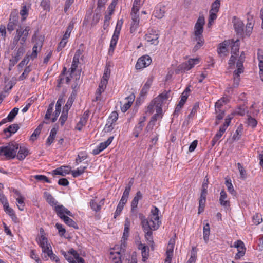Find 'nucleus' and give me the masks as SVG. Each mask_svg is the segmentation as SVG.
I'll list each match as a JSON object with an SVG mask.
<instances>
[{
  "instance_id": "774afa93",
  "label": "nucleus",
  "mask_w": 263,
  "mask_h": 263,
  "mask_svg": "<svg viewBox=\"0 0 263 263\" xmlns=\"http://www.w3.org/2000/svg\"><path fill=\"white\" fill-rule=\"evenodd\" d=\"M56 228L58 229L59 231V233L60 236H63L65 233L66 230L63 227V226L61 224L57 223L55 225Z\"/></svg>"
},
{
  "instance_id": "6e6552de",
  "label": "nucleus",
  "mask_w": 263,
  "mask_h": 263,
  "mask_svg": "<svg viewBox=\"0 0 263 263\" xmlns=\"http://www.w3.org/2000/svg\"><path fill=\"white\" fill-rule=\"evenodd\" d=\"M237 69L234 72V85L233 86L236 87L238 86L240 80L239 74L243 72V67L242 65V61L236 63Z\"/></svg>"
},
{
  "instance_id": "5fc2aeb1",
  "label": "nucleus",
  "mask_w": 263,
  "mask_h": 263,
  "mask_svg": "<svg viewBox=\"0 0 263 263\" xmlns=\"http://www.w3.org/2000/svg\"><path fill=\"white\" fill-rule=\"evenodd\" d=\"M233 246L234 247L237 248L238 250L242 249L246 250L243 242L240 240H238L235 241Z\"/></svg>"
},
{
  "instance_id": "49530a36",
  "label": "nucleus",
  "mask_w": 263,
  "mask_h": 263,
  "mask_svg": "<svg viewBox=\"0 0 263 263\" xmlns=\"http://www.w3.org/2000/svg\"><path fill=\"white\" fill-rule=\"evenodd\" d=\"M17 21L15 19H13L12 21L10 20V22L7 25V30L10 32H11L15 29V26H16Z\"/></svg>"
},
{
  "instance_id": "aec40b11",
  "label": "nucleus",
  "mask_w": 263,
  "mask_h": 263,
  "mask_svg": "<svg viewBox=\"0 0 263 263\" xmlns=\"http://www.w3.org/2000/svg\"><path fill=\"white\" fill-rule=\"evenodd\" d=\"M88 117V113L85 111L83 116L80 118L79 122L77 124L76 129L81 130L82 127L85 125Z\"/></svg>"
},
{
  "instance_id": "6e6d98bb",
  "label": "nucleus",
  "mask_w": 263,
  "mask_h": 263,
  "mask_svg": "<svg viewBox=\"0 0 263 263\" xmlns=\"http://www.w3.org/2000/svg\"><path fill=\"white\" fill-rule=\"evenodd\" d=\"M207 193H201L199 201L200 206L204 207L206 201V196Z\"/></svg>"
},
{
  "instance_id": "09e8293b",
  "label": "nucleus",
  "mask_w": 263,
  "mask_h": 263,
  "mask_svg": "<svg viewBox=\"0 0 263 263\" xmlns=\"http://www.w3.org/2000/svg\"><path fill=\"white\" fill-rule=\"evenodd\" d=\"M253 222L258 225L262 221L261 215L259 213H256L252 217Z\"/></svg>"
},
{
  "instance_id": "37998d69",
  "label": "nucleus",
  "mask_w": 263,
  "mask_h": 263,
  "mask_svg": "<svg viewBox=\"0 0 263 263\" xmlns=\"http://www.w3.org/2000/svg\"><path fill=\"white\" fill-rule=\"evenodd\" d=\"M110 66L109 65H106L103 77L101 80H104L105 81H107L108 82V80L109 78L110 77Z\"/></svg>"
},
{
  "instance_id": "f704fd0d",
  "label": "nucleus",
  "mask_w": 263,
  "mask_h": 263,
  "mask_svg": "<svg viewBox=\"0 0 263 263\" xmlns=\"http://www.w3.org/2000/svg\"><path fill=\"white\" fill-rule=\"evenodd\" d=\"M110 255V257L111 258L114 263H122V260L121 259V254L120 252H111Z\"/></svg>"
},
{
  "instance_id": "f257e3e1",
  "label": "nucleus",
  "mask_w": 263,
  "mask_h": 263,
  "mask_svg": "<svg viewBox=\"0 0 263 263\" xmlns=\"http://www.w3.org/2000/svg\"><path fill=\"white\" fill-rule=\"evenodd\" d=\"M168 96V92L164 91L162 92L152 101L149 105L147 106V112L152 114L154 112L155 109L156 111V113L151 118L148 123V124L153 127L157 120V118L162 115V105L164 102L168 99L169 97Z\"/></svg>"
},
{
  "instance_id": "412c9836",
  "label": "nucleus",
  "mask_w": 263,
  "mask_h": 263,
  "mask_svg": "<svg viewBox=\"0 0 263 263\" xmlns=\"http://www.w3.org/2000/svg\"><path fill=\"white\" fill-rule=\"evenodd\" d=\"M258 59L259 61V76L261 80L263 81V51L260 49L258 50Z\"/></svg>"
},
{
  "instance_id": "7c9ffc66",
  "label": "nucleus",
  "mask_w": 263,
  "mask_h": 263,
  "mask_svg": "<svg viewBox=\"0 0 263 263\" xmlns=\"http://www.w3.org/2000/svg\"><path fill=\"white\" fill-rule=\"evenodd\" d=\"M54 209L57 212V215L61 218H63V216H66L65 214V208L62 205L55 206Z\"/></svg>"
},
{
  "instance_id": "2f4dec72",
  "label": "nucleus",
  "mask_w": 263,
  "mask_h": 263,
  "mask_svg": "<svg viewBox=\"0 0 263 263\" xmlns=\"http://www.w3.org/2000/svg\"><path fill=\"white\" fill-rule=\"evenodd\" d=\"M57 134V130L55 128H53L51 129L50 135L48 137L46 141L47 144L50 145L53 142L55 138V135Z\"/></svg>"
},
{
  "instance_id": "338daca9",
  "label": "nucleus",
  "mask_w": 263,
  "mask_h": 263,
  "mask_svg": "<svg viewBox=\"0 0 263 263\" xmlns=\"http://www.w3.org/2000/svg\"><path fill=\"white\" fill-rule=\"evenodd\" d=\"M49 5L50 0H42V1L41 3V6L45 10L49 9Z\"/></svg>"
},
{
  "instance_id": "423d86ee",
  "label": "nucleus",
  "mask_w": 263,
  "mask_h": 263,
  "mask_svg": "<svg viewBox=\"0 0 263 263\" xmlns=\"http://www.w3.org/2000/svg\"><path fill=\"white\" fill-rule=\"evenodd\" d=\"M142 194L140 191H138L131 203V214L132 216H135V217H137V205L139 200L142 199Z\"/></svg>"
},
{
  "instance_id": "39448f33",
  "label": "nucleus",
  "mask_w": 263,
  "mask_h": 263,
  "mask_svg": "<svg viewBox=\"0 0 263 263\" xmlns=\"http://www.w3.org/2000/svg\"><path fill=\"white\" fill-rule=\"evenodd\" d=\"M151 62V57L147 55H145L138 59L135 67L137 69H141L149 66Z\"/></svg>"
},
{
  "instance_id": "4d7b16f0",
  "label": "nucleus",
  "mask_w": 263,
  "mask_h": 263,
  "mask_svg": "<svg viewBox=\"0 0 263 263\" xmlns=\"http://www.w3.org/2000/svg\"><path fill=\"white\" fill-rule=\"evenodd\" d=\"M74 99L72 98V97H70L65 104V105L64 106L63 109L64 110H67L68 111L69 109L71 106L73 102Z\"/></svg>"
},
{
  "instance_id": "a19ab883",
  "label": "nucleus",
  "mask_w": 263,
  "mask_h": 263,
  "mask_svg": "<svg viewBox=\"0 0 263 263\" xmlns=\"http://www.w3.org/2000/svg\"><path fill=\"white\" fill-rule=\"evenodd\" d=\"M114 137H110L108 138V139L104 142L101 143L98 147L102 151L105 149L112 142L113 140Z\"/></svg>"
},
{
  "instance_id": "1a4fd4ad",
  "label": "nucleus",
  "mask_w": 263,
  "mask_h": 263,
  "mask_svg": "<svg viewBox=\"0 0 263 263\" xmlns=\"http://www.w3.org/2000/svg\"><path fill=\"white\" fill-rule=\"evenodd\" d=\"M30 30V28L29 27H26L24 29H23L21 28L20 29H17L16 33L21 39V42L20 43L21 45L25 44V43L29 35V31Z\"/></svg>"
},
{
  "instance_id": "e433bc0d",
  "label": "nucleus",
  "mask_w": 263,
  "mask_h": 263,
  "mask_svg": "<svg viewBox=\"0 0 263 263\" xmlns=\"http://www.w3.org/2000/svg\"><path fill=\"white\" fill-rule=\"evenodd\" d=\"M43 127V124H40L37 128L34 130V132L32 133V134L30 136V140L32 141H34L36 139L37 136H38L42 130Z\"/></svg>"
},
{
  "instance_id": "a211bd4d",
  "label": "nucleus",
  "mask_w": 263,
  "mask_h": 263,
  "mask_svg": "<svg viewBox=\"0 0 263 263\" xmlns=\"http://www.w3.org/2000/svg\"><path fill=\"white\" fill-rule=\"evenodd\" d=\"M244 24L240 20H235L234 22V28L237 34L242 35L243 33Z\"/></svg>"
},
{
  "instance_id": "680f3d73",
  "label": "nucleus",
  "mask_w": 263,
  "mask_h": 263,
  "mask_svg": "<svg viewBox=\"0 0 263 263\" xmlns=\"http://www.w3.org/2000/svg\"><path fill=\"white\" fill-rule=\"evenodd\" d=\"M34 178L39 181H44L48 183H50V181L48 178L44 175H37L34 176Z\"/></svg>"
},
{
  "instance_id": "6ab92c4d",
  "label": "nucleus",
  "mask_w": 263,
  "mask_h": 263,
  "mask_svg": "<svg viewBox=\"0 0 263 263\" xmlns=\"http://www.w3.org/2000/svg\"><path fill=\"white\" fill-rule=\"evenodd\" d=\"M247 15L248 22L246 25L245 32L247 35L249 36L252 32L253 28V24L252 23L253 15H250V12H248L247 13Z\"/></svg>"
},
{
  "instance_id": "ddd939ff",
  "label": "nucleus",
  "mask_w": 263,
  "mask_h": 263,
  "mask_svg": "<svg viewBox=\"0 0 263 263\" xmlns=\"http://www.w3.org/2000/svg\"><path fill=\"white\" fill-rule=\"evenodd\" d=\"M231 42L229 41H224L222 43H220L217 49L218 53L221 56L227 55L228 52L227 47L229 46Z\"/></svg>"
},
{
  "instance_id": "ea45409f",
  "label": "nucleus",
  "mask_w": 263,
  "mask_h": 263,
  "mask_svg": "<svg viewBox=\"0 0 263 263\" xmlns=\"http://www.w3.org/2000/svg\"><path fill=\"white\" fill-rule=\"evenodd\" d=\"M18 110V108L15 107L10 111L7 117L8 121L12 122L15 116L17 115Z\"/></svg>"
},
{
  "instance_id": "3c124183",
  "label": "nucleus",
  "mask_w": 263,
  "mask_h": 263,
  "mask_svg": "<svg viewBox=\"0 0 263 263\" xmlns=\"http://www.w3.org/2000/svg\"><path fill=\"white\" fill-rule=\"evenodd\" d=\"M68 112V111H67V110H64V109H63L62 114L59 119L60 124L62 126H63L64 124L65 121L67 119Z\"/></svg>"
},
{
  "instance_id": "f8f14e48",
  "label": "nucleus",
  "mask_w": 263,
  "mask_h": 263,
  "mask_svg": "<svg viewBox=\"0 0 263 263\" xmlns=\"http://www.w3.org/2000/svg\"><path fill=\"white\" fill-rule=\"evenodd\" d=\"M41 257L42 259L44 260H47L50 258L51 260L55 261L56 263H60V259L55 254H53L51 249L47 251L46 253L42 254Z\"/></svg>"
},
{
  "instance_id": "cd10ccee",
  "label": "nucleus",
  "mask_w": 263,
  "mask_h": 263,
  "mask_svg": "<svg viewBox=\"0 0 263 263\" xmlns=\"http://www.w3.org/2000/svg\"><path fill=\"white\" fill-rule=\"evenodd\" d=\"M88 165H85V166H81L80 167L78 168L76 170L72 171V175L73 177H77L81 175H82L85 169L87 168Z\"/></svg>"
},
{
  "instance_id": "c03bdc74",
  "label": "nucleus",
  "mask_w": 263,
  "mask_h": 263,
  "mask_svg": "<svg viewBox=\"0 0 263 263\" xmlns=\"http://www.w3.org/2000/svg\"><path fill=\"white\" fill-rule=\"evenodd\" d=\"M220 6V2L219 0H215L211 5V9L210 11L218 12Z\"/></svg>"
},
{
  "instance_id": "393cba45",
  "label": "nucleus",
  "mask_w": 263,
  "mask_h": 263,
  "mask_svg": "<svg viewBox=\"0 0 263 263\" xmlns=\"http://www.w3.org/2000/svg\"><path fill=\"white\" fill-rule=\"evenodd\" d=\"M227 195L226 192L222 190L220 192V196L219 198V201L220 204L223 206L227 207L229 206L230 202L228 200H226Z\"/></svg>"
},
{
  "instance_id": "864d4df0",
  "label": "nucleus",
  "mask_w": 263,
  "mask_h": 263,
  "mask_svg": "<svg viewBox=\"0 0 263 263\" xmlns=\"http://www.w3.org/2000/svg\"><path fill=\"white\" fill-rule=\"evenodd\" d=\"M237 166L240 173V178L242 179L246 178L247 175L246 171L240 163H237Z\"/></svg>"
},
{
  "instance_id": "4468645a",
  "label": "nucleus",
  "mask_w": 263,
  "mask_h": 263,
  "mask_svg": "<svg viewBox=\"0 0 263 263\" xmlns=\"http://www.w3.org/2000/svg\"><path fill=\"white\" fill-rule=\"evenodd\" d=\"M19 129V126L17 124H13L10 125L8 128L4 129V133L6 135V138L10 137L12 134L15 133Z\"/></svg>"
},
{
  "instance_id": "c756f323",
  "label": "nucleus",
  "mask_w": 263,
  "mask_h": 263,
  "mask_svg": "<svg viewBox=\"0 0 263 263\" xmlns=\"http://www.w3.org/2000/svg\"><path fill=\"white\" fill-rule=\"evenodd\" d=\"M65 223L68 226L73 227L75 229H78V227L76 222H74L71 218H69L68 216H63V218L62 219Z\"/></svg>"
},
{
  "instance_id": "7ed1b4c3",
  "label": "nucleus",
  "mask_w": 263,
  "mask_h": 263,
  "mask_svg": "<svg viewBox=\"0 0 263 263\" xmlns=\"http://www.w3.org/2000/svg\"><path fill=\"white\" fill-rule=\"evenodd\" d=\"M18 148V144L15 142L10 143L6 146L0 147V156L3 155L8 159H13L16 155Z\"/></svg>"
},
{
  "instance_id": "de8ad7c7",
  "label": "nucleus",
  "mask_w": 263,
  "mask_h": 263,
  "mask_svg": "<svg viewBox=\"0 0 263 263\" xmlns=\"http://www.w3.org/2000/svg\"><path fill=\"white\" fill-rule=\"evenodd\" d=\"M24 197L23 196L18 197L16 198V201H17V205L18 206V208L21 211L24 210Z\"/></svg>"
},
{
  "instance_id": "69168bd1",
  "label": "nucleus",
  "mask_w": 263,
  "mask_h": 263,
  "mask_svg": "<svg viewBox=\"0 0 263 263\" xmlns=\"http://www.w3.org/2000/svg\"><path fill=\"white\" fill-rule=\"evenodd\" d=\"M79 63V61L75 60L73 58V61L72 63V65L70 68L71 70V74H72L76 70L77 68L78 67V64Z\"/></svg>"
},
{
  "instance_id": "20e7f679",
  "label": "nucleus",
  "mask_w": 263,
  "mask_h": 263,
  "mask_svg": "<svg viewBox=\"0 0 263 263\" xmlns=\"http://www.w3.org/2000/svg\"><path fill=\"white\" fill-rule=\"evenodd\" d=\"M204 24V17L203 16H199L194 26L195 37H203L202 33Z\"/></svg>"
},
{
  "instance_id": "bf43d9fd",
  "label": "nucleus",
  "mask_w": 263,
  "mask_h": 263,
  "mask_svg": "<svg viewBox=\"0 0 263 263\" xmlns=\"http://www.w3.org/2000/svg\"><path fill=\"white\" fill-rule=\"evenodd\" d=\"M90 205L91 209L96 212L99 211L101 209V205L98 204L94 200H91L90 202Z\"/></svg>"
},
{
  "instance_id": "9d476101",
  "label": "nucleus",
  "mask_w": 263,
  "mask_h": 263,
  "mask_svg": "<svg viewBox=\"0 0 263 263\" xmlns=\"http://www.w3.org/2000/svg\"><path fill=\"white\" fill-rule=\"evenodd\" d=\"M39 245L42 248V254L46 253L47 251L51 249V247L49 243H48L47 238L44 235H41L39 239Z\"/></svg>"
},
{
  "instance_id": "58836bf2",
  "label": "nucleus",
  "mask_w": 263,
  "mask_h": 263,
  "mask_svg": "<svg viewBox=\"0 0 263 263\" xmlns=\"http://www.w3.org/2000/svg\"><path fill=\"white\" fill-rule=\"evenodd\" d=\"M210 233V225L209 223H206L203 227V239L205 242L209 240Z\"/></svg>"
},
{
  "instance_id": "4be33fe9",
  "label": "nucleus",
  "mask_w": 263,
  "mask_h": 263,
  "mask_svg": "<svg viewBox=\"0 0 263 263\" xmlns=\"http://www.w3.org/2000/svg\"><path fill=\"white\" fill-rule=\"evenodd\" d=\"M18 151L17 155V158L19 160H24L25 157L28 155V150L24 146H19Z\"/></svg>"
},
{
  "instance_id": "bb28decb",
  "label": "nucleus",
  "mask_w": 263,
  "mask_h": 263,
  "mask_svg": "<svg viewBox=\"0 0 263 263\" xmlns=\"http://www.w3.org/2000/svg\"><path fill=\"white\" fill-rule=\"evenodd\" d=\"M164 13L165 10L164 7H157L154 12V15L155 17L160 19L164 16Z\"/></svg>"
},
{
  "instance_id": "2eb2a0df",
  "label": "nucleus",
  "mask_w": 263,
  "mask_h": 263,
  "mask_svg": "<svg viewBox=\"0 0 263 263\" xmlns=\"http://www.w3.org/2000/svg\"><path fill=\"white\" fill-rule=\"evenodd\" d=\"M134 98L135 96L133 94L130 95L125 98L126 102L121 107V109L123 112H126L130 108L134 100Z\"/></svg>"
},
{
  "instance_id": "dca6fc26",
  "label": "nucleus",
  "mask_w": 263,
  "mask_h": 263,
  "mask_svg": "<svg viewBox=\"0 0 263 263\" xmlns=\"http://www.w3.org/2000/svg\"><path fill=\"white\" fill-rule=\"evenodd\" d=\"M132 22L131 23V26L130 28V33H134L136 29L138 28L139 26V15L135 14H133L132 16Z\"/></svg>"
},
{
  "instance_id": "8fccbe9b",
  "label": "nucleus",
  "mask_w": 263,
  "mask_h": 263,
  "mask_svg": "<svg viewBox=\"0 0 263 263\" xmlns=\"http://www.w3.org/2000/svg\"><path fill=\"white\" fill-rule=\"evenodd\" d=\"M143 250L141 251L142 261L145 262L149 256V248L147 247H144Z\"/></svg>"
},
{
  "instance_id": "b1692460",
  "label": "nucleus",
  "mask_w": 263,
  "mask_h": 263,
  "mask_svg": "<svg viewBox=\"0 0 263 263\" xmlns=\"http://www.w3.org/2000/svg\"><path fill=\"white\" fill-rule=\"evenodd\" d=\"M229 41L231 42L229 46H230L231 48L232 54H236L237 52L239 51V40H237L235 41L234 40Z\"/></svg>"
},
{
  "instance_id": "4c0bfd02",
  "label": "nucleus",
  "mask_w": 263,
  "mask_h": 263,
  "mask_svg": "<svg viewBox=\"0 0 263 263\" xmlns=\"http://www.w3.org/2000/svg\"><path fill=\"white\" fill-rule=\"evenodd\" d=\"M145 233V238L147 241L149 245L151 246L152 248H153L154 241L152 236V231H147Z\"/></svg>"
},
{
  "instance_id": "72a5a7b5",
  "label": "nucleus",
  "mask_w": 263,
  "mask_h": 263,
  "mask_svg": "<svg viewBox=\"0 0 263 263\" xmlns=\"http://www.w3.org/2000/svg\"><path fill=\"white\" fill-rule=\"evenodd\" d=\"M199 63V59H190L188 60L187 62L186 63V67L185 69L187 70L191 69L193 68L195 65Z\"/></svg>"
},
{
  "instance_id": "052dcab7",
  "label": "nucleus",
  "mask_w": 263,
  "mask_h": 263,
  "mask_svg": "<svg viewBox=\"0 0 263 263\" xmlns=\"http://www.w3.org/2000/svg\"><path fill=\"white\" fill-rule=\"evenodd\" d=\"M61 254L64 256L65 259L69 262L71 263L73 262V257L70 255L69 252H66L64 251H61Z\"/></svg>"
},
{
  "instance_id": "f3484780",
  "label": "nucleus",
  "mask_w": 263,
  "mask_h": 263,
  "mask_svg": "<svg viewBox=\"0 0 263 263\" xmlns=\"http://www.w3.org/2000/svg\"><path fill=\"white\" fill-rule=\"evenodd\" d=\"M32 42H35V44L33 47L32 50H36L37 51V48L39 49V50H41V49L42 47L43 39L41 36L37 38V36L35 34H34L32 37Z\"/></svg>"
},
{
  "instance_id": "0eeeda50",
  "label": "nucleus",
  "mask_w": 263,
  "mask_h": 263,
  "mask_svg": "<svg viewBox=\"0 0 263 263\" xmlns=\"http://www.w3.org/2000/svg\"><path fill=\"white\" fill-rule=\"evenodd\" d=\"M159 35L156 31L151 30L145 36V39L147 42H149L151 44L157 45L159 43Z\"/></svg>"
},
{
  "instance_id": "473e14b6",
  "label": "nucleus",
  "mask_w": 263,
  "mask_h": 263,
  "mask_svg": "<svg viewBox=\"0 0 263 263\" xmlns=\"http://www.w3.org/2000/svg\"><path fill=\"white\" fill-rule=\"evenodd\" d=\"M195 40L197 42V44L194 46L193 51L196 52L203 45L204 40L203 37H195Z\"/></svg>"
},
{
  "instance_id": "9b49d317",
  "label": "nucleus",
  "mask_w": 263,
  "mask_h": 263,
  "mask_svg": "<svg viewBox=\"0 0 263 263\" xmlns=\"http://www.w3.org/2000/svg\"><path fill=\"white\" fill-rule=\"evenodd\" d=\"M129 226H130V222L128 220V219H126L125 224H124V232L122 236V239L124 242H122L121 243V248H125V241L127 240L128 235H129Z\"/></svg>"
},
{
  "instance_id": "e2e57ef3",
  "label": "nucleus",
  "mask_w": 263,
  "mask_h": 263,
  "mask_svg": "<svg viewBox=\"0 0 263 263\" xmlns=\"http://www.w3.org/2000/svg\"><path fill=\"white\" fill-rule=\"evenodd\" d=\"M64 102V99L63 98V97L60 96L55 105V109L60 110H61V106L62 104Z\"/></svg>"
},
{
  "instance_id": "a878e982",
  "label": "nucleus",
  "mask_w": 263,
  "mask_h": 263,
  "mask_svg": "<svg viewBox=\"0 0 263 263\" xmlns=\"http://www.w3.org/2000/svg\"><path fill=\"white\" fill-rule=\"evenodd\" d=\"M153 81V80L152 78H149L147 79L146 82L144 85L143 87H142L141 90V95H145L147 93L151 86L152 84Z\"/></svg>"
},
{
  "instance_id": "c85d7f7f",
  "label": "nucleus",
  "mask_w": 263,
  "mask_h": 263,
  "mask_svg": "<svg viewBox=\"0 0 263 263\" xmlns=\"http://www.w3.org/2000/svg\"><path fill=\"white\" fill-rule=\"evenodd\" d=\"M44 197L47 201V202L52 206L55 205L57 204V201L55 200L54 198L52 197V196L49 193L45 192L44 193Z\"/></svg>"
},
{
  "instance_id": "79ce46f5",
  "label": "nucleus",
  "mask_w": 263,
  "mask_h": 263,
  "mask_svg": "<svg viewBox=\"0 0 263 263\" xmlns=\"http://www.w3.org/2000/svg\"><path fill=\"white\" fill-rule=\"evenodd\" d=\"M119 22L117 23L115 30L114 31L113 35L111 38V40H113L114 41L115 40L116 41H118V40L120 30H121V27H119Z\"/></svg>"
},
{
  "instance_id": "603ef678",
  "label": "nucleus",
  "mask_w": 263,
  "mask_h": 263,
  "mask_svg": "<svg viewBox=\"0 0 263 263\" xmlns=\"http://www.w3.org/2000/svg\"><path fill=\"white\" fill-rule=\"evenodd\" d=\"M53 106H54V102H52L48 106L47 110L46 111V115L45 116V118L46 119H49L50 118V116H51L52 111H53Z\"/></svg>"
},
{
  "instance_id": "0e129e2a",
  "label": "nucleus",
  "mask_w": 263,
  "mask_h": 263,
  "mask_svg": "<svg viewBox=\"0 0 263 263\" xmlns=\"http://www.w3.org/2000/svg\"><path fill=\"white\" fill-rule=\"evenodd\" d=\"M257 121L251 117H249L247 120V124L248 126H251L252 127H254L257 125Z\"/></svg>"
},
{
  "instance_id": "13d9d810",
  "label": "nucleus",
  "mask_w": 263,
  "mask_h": 263,
  "mask_svg": "<svg viewBox=\"0 0 263 263\" xmlns=\"http://www.w3.org/2000/svg\"><path fill=\"white\" fill-rule=\"evenodd\" d=\"M30 71L31 69L29 66L26 67L23 73L19 77V80L22 81L25 78H26V77Z\"/></svg>"
},
{
  "instance_id": "c9c22d12",
  "label": "nucleus",
  "mask_w": 263,
  "mask_h": 263,
  "mask_svg": "<svg viewBox=\"0 0 263 263\" xmlns=\"http://www.w3.org/2000/svg\"><path fill=\"white\" fill-rule=\"evenodd\" d=\"M25 49L24 47V45H21L17 50V51L15 53H14V55H13V58L18 59V60L20 59L21 57L25 53Z\"/></svg>"
},
{
  "instance_id": "f03ea898",
  "label": "nucleus",
  "mask_w": 263,
  "mask_h": 263,
  "mask_svg": "<svg viewBox=\"0 0 263 263\" xmlns=\"http://www.w3.org/2000/svg\"><path fill=\"white\" fill-rule=\"evenodd\" d=\"M159 210L157 207H155L154 209L152 210V214L149 219L144 218L143 214H139V217L141 219L142 227L144 233L156 230L159 228L161 222L159 221Z\"/></svg>"
},
{
  "instance_id": "5701e85b",
  "label": "nucleus",
  "mask_w": 263,
  "mask_h": 263,
  "mask_svg": "<svg viewBox=\"0 0 263 263\" xmlns=\"http://www.w3.org/2000/svg\"><path fill=\"white\" fill-rule=\"evenodd\" d=\"M69 167L68 166H63V167H60L59 168H58L55 170H54L53 171V175H59L63 176H64L67 174H69Z\"/></svg>"
},
{
  "instance_id": "a18cd8bd",
  "label": "nucleus",
  "mask_w": 263,
  "mask_h": 263,
  "mask_svg": "<svg viewBox=\"0 0 263 263\" xmlns=\"http://www.w3.org/2000/svg\"><path fill=\"white\" fill-rule=\"evenodd\" d=\"M242 129H243V127H242V125H239L237 127V128L235 132V133L234 134V135L233 136V139L234 140H238L240 138V136L242 134Z\"/></svg>"
}]
</instances>
